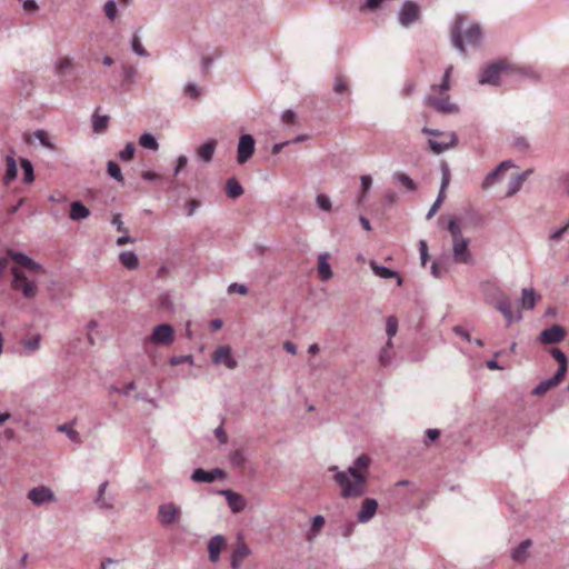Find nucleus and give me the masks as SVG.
Here are the masks:
<instances>
[{"label":"nucleus","instance_id":"obj_47","mask_svg":"<svg viewBox=\"0 0 569 569\" xmlns=\"http://www.w3.org/2000/svg\"><path fill=\"white\" fill-rule=\"evenodd\" d=\"M107 487L108 481H103L102 483H100L96 501L101 508L110 509L112 508V502L103 498Z\"/></svg>","mask_w":569,"mask_h":569},{"label":"nucleus","instance_id":"obj_33","mask_svg":"<svg viewBox=\"0 0 569 569\" xmlns=\"http://www.w3.org/2000/svg\"><path fill=\"white\" fill-rule=\"evenodd\" d=\"M119 260L129 270H133L139 266L138 256L133 251L120 252Z\"/></svg>","mask_w":569,"mask_h":569},{"label":"nucleus","instance_id":"obj_12","mask_svg":"<svg viewBox=\"0 0 569 569\" xmlns=\"http://www.w3.org/2000/svg\"><path fill=\"white\" fill-rule=\"evenodd\" d=\"M7 254L10 259H12L13 261L18 262L23 268H26L32 272H36V273L44 272V269L40 263H38L37 261H34L33 259H31L23 252L8 250Z\"/></svg>","mask_w":569,"mask_h":569},{"label":"nucleus","instance_id":"obj_19","mask_svg":"<svg viewBox=\"0 0 569 569\" xmlns=\"http://www.w3.org/2000/svg\"><path fill=\"white\" fill-rule=\"evenodd\" d=\"M226 543V539L221 535L213 536L208 542L209 560L216 563L220 558V552Z\"/></svg>","mask_w":569,"mask_h":569},{"label":"nucleus","instance_id":"obj_28","mask_svg":"<svg viewBox=\"0 0 569 569\" xmlns=\"http://www.w3.org/2000/svg\"><path fill=\"white\" fill-rule=\"evenodd\" d=\"M515 167V163L511 161V160H506V161H502L500 162L496 169H493L492 171H490L485 180H483V183H482V187L483 188H488L490 186L493 184V182L496 181V179L498 178L499 173L502 171V170H506L508 168H512Z\"/></svg>","mask_w":569,"mask_h":569},{"label":"nucleus","instance_id":"obj_17","mask_svg":"<svg viewBox=\"0 0 569 569\" xmlns=\"http://www.w3.org/2000/svg\"><path fill=\"white\" fill-rule=\"evenodd\" d=\"M220 493L222 496H224V498L228 502V506L233 513H239L244 510L246 500L241 495H239L230 489L221 490Z\"/></svg>","mask_w":569,"mask_h":569},{"label":"nucleus","instance_id":"obj_48","mask_svg":"<svg viewBox=\"0 0 569 569\" xmlns=\"http://www.w3.org/2000/svg\"><path fill=\"white\" fill-rule=\"evenodd\" d=\"M393 357L392 347H388V342L386 346L381 349L379 353V362L381 366L387 367L391 365Z\"/></svg>","mask_w":569,"mask_h":569},{"label":"nucleus","instance_id":"obj_39","mask_svg":"<svg viewBox=\"0 0 569 569\" xmlns=\"http://www.w3.org/2000/svg\"><path fill=\"white\" fill-rule=\"evenodd\" d=\"M139 143L146 148L153 151H157L159 149V143L157 139L149 132H144L139 138Z\"/></svg>","mask_w":569,"mask_h":569},{"label":"nucleus","instance_id":"obj_15","mask_svg":"<svg viewBox=\"0 0 569 569\" xmlns=\"http://www.w3.org/2000/svg\"><path fill=\"white\" fill-rule=\"evenodd\" d=\"M173 332L174 330L171 325H159L153 329L149 340L166 346L173 341Z\"/></svg>","mask_w":569,"mask_h":569},{"label":"nucleus","instance_id":"obj_10","mask_svg":"<svg viewBox=\"0 0 569 569\" xmlns=\"http://www.w3.org/2000/svg\"><path fill=\"white\" fill-rule=\"evenodd\" d=\"M425 102L433 107L438 112L441 113H458L459 107L456 103L450 102L449 97H433L428 96Z\"/></svg>","mask_w":569,"mask_h":569},{"label":"nucleus","instance_id":"obj_8","mask_svg":"<svg viewBox=\"0 0 569 569\" xmlns=\"http://www.w3.org/2000/svg\"><path fill=\"white\" fill-rule=\"evenodd\" d=\"M181 510L173 502L162 503L158 508V520L162 526H171L174 523Z\"/></svg>","mask_w":569,"mask_h":569},{"label":"nucleus","instance_id":"obj_20","mask_svg":"<svg viewBox=\"0 0 569 569\" xmlns=\"http://www.w3.org/2000/svg\"><path fill=\"white\" fill-rule=\"evenodd\" d=\"M213 362H224L229 369H234L237 367V361L231 357V350L228 346H220L216 349L213 353Z\"/></svg>","mask_w":569,"mask_h":569},{"label":"nucleus","instance_id":"obj_62","mask_svg":"<svg viewBox=\"0 0 569 569\" xmlns=\"http://www.w3.org/2000/svg\"><path fill=\"white\" fill-rule=\"evenodd\" d=\"M419 252H420L421 264L426 266V263L429 259V254H428V246L425 240L419 241Z\"/></svg>","mask_w":569,"mask_h":569},{"label":"nucleus","instance_id":"obj_38","mask_svg":"<svg viewBox=\"0 0 569 569\" xmlns=\"http://www.w3.org/2000/svg\"><path fill=\"white\" fill-rule=\"evenodd\" d=\"M398 331V320L395 316H389L386 320V332L388 336V347H392V338Z\"/></svg>","mask_w":569,"mask_h":569},{"label":"nucleus","instance_id":"obj_9","mask_svg":"<svg viewBox=\"0 0 569 569\" xmlns=\"http://www.w3.org/2000/svg\"><path fill=\"white\" fill-rule=\"evenodd\" d=\"M565 338L566 329L560 325H553L540 332L538 341L542 345H555L561 342Z\"/></svg>","mask_w":569,"mask_h":569},{"label":"nucleus","instance_id":"obj_51","mask_svg":"<svg viewBox=\"0 0 569 569\" xmlns=\"http://www.w3.org/2000/svg\"><path fill=\"white\" fill-rule=\"evenodd\" d=\"M440 169H441V189H447L449 183H450V178H451V174H450V169H449V166L446 161H442L441 162V166H440Z\"/></svg>","mask_w":569,"mask_h":569},{"label":"nucleus","instance_id":"obj_54","mask_svg":"<svg viewBox=\"0 0 569 569\" xmlns=\"http://www.w3.org/2000/svg\"><path fill=\"white\" fill-rule=\"evenodd\" d=\"M230 462L233 467L241 468L246 462L244 453L241 450H236L230 456Z\"/></svg>","mask_w":569,"mask_h":569},{"label":"nucleus","instance_id":"obj_26","mask_svg":"<svg viewBox=\"0 0 569 569\" xmlns=\"http://www.w3.org/2000/svg\"><path fill=\"white\" fill-rule=\"evenodd\" d=\"M217 148V141L211 139L198 148L197 154L202 162H210Z\"/></svg>","mask_w":569,"mask_h":569},{"label":"nucleus","instance_id":"obj_57","mask_svg":"<svg viewBox=\"0 0 569 569\" xmlns=\"http://www.w3.org/2000/svg\"><path fill=\"white\" fill-rule=\"evenodd\" d=\"M316 202L317 206L323 211H329L331 209V201L329 197L325 194H318L316 198Z\"/></svg>","mask_w":569,"mask_h":569},{"label":"nucleus","instance_id":"obj_55","mask_svg":"<svg viewBox=\"0 0 569 569\" xmlns=\"http://www.w3.org/2000/svg\"><path fill=\"white\" fill-rule=\"evenodd\" d=\"M549 353L552 356V358L560 365V363H567L568 358L566 353L560 350L559 348L552 347L549 350Z\"/></svg>","mask_w":569,"mask_h":569},{"label":"nucleus","instance_id":"obj_43","mask_svg":"<svg viewBox=\"0 0 569 569\" xmlns=\"http://www.w3.org/2000/svg\"><path fill=\"white\" fill-rule=\"evenodd\" d=\"M323 525L325 518L320 515L315 516L311 522V528L308 532V539L311 540L313 537H316L321 531Z\"/></svg>","mask_w":569,"mask_h":569},{"label":"nucleus","instance_id":"obj_59","mask_svg":"<svg viewBox=\"0 0 569 569\" xmlns=\"http://www.w3.org/2000/svg\"><path fill=\"white\" fill-rule=\"evenodd\" d=\"M568 371V362L560 363L557 371L553 373L552 378L560 385L566 377Z\"/></svg>","mask_w":569,"mask_h":569},{"label":"nucleus","instance_id":"obj_64","mask_svg":"<svg viewBox=\"0 0 569 569\" xmlns=\"http://www.w3.org/2000/svg\"><path fill=\"white\" fill-rule=\"evenodd\" d=\"M513 146L521 151H527L529 149L528 140L522 136L516 137L513 139Z\"/></svg>","mask_w":569,"mask_h":569},{"label":"nucleus","instance_id":"obj_7","mask_svg":"<svg viewBox=\"0 0 569 569\" xmlns=\"http://www.w3.org/2000/svg\"><path fill=\"white\" fill-rule=\"evenodd\" d=\"M470 240L468 238L457 239L452 241V258L457 263L472 264L473 258L468 250Z\"/></svg>","mask_w":569,"mask_h":569},{"label":"nucleus","instance_id":"obj_50","mask_svg":"<svg viewBox=\"0 0 569 569\" xmlns=\"http://www.w3.org/2000/svg\"><path fill=\"white\" fill-rule=\"evenodd\" d=\"M136 152V147L133 142H128L124 148L119 152V158L121 161H130Z\"/></svg>","mask_w":569,"mask_h":569},{"label":"nucleus","instance_id":"obj_31","mask_svg":"<svg viewBox=\"0 0 569 569\" xmlns=\"http://www.w3.org/2000/svg\"><path fill=\"white\" fill-rule=\"evenodd\" d=\"M329 254L328 253H321L318 257L319 266H318V272L321 280L327 281L332 277L331 267L328 262Z\"/></svg>","mask_w":569,"mask_h":569},{"label":"nucleus","instance_id":"obj_23","mask_svg":"<svg viewBox=\"0 0 569 569\" xmlns=\"http://www.w3.org/2000/svg\"><path fill=\"white\" fill-rule=\"evenodd\" d=\"M249 553L250 549L248 548V546L243 542H239L231 555V568L239 569L242 565L243 559L247 558Z\"/></svg>","mask_w":569,"mask_h":569},{"label":"nucleus","instance_id":"obj_16","mask_svg":"<svg viewBox=\"0 0 569 569\" xmlns=\"http://www.w3.org/2000/svg\"><path fill=\"white\" fill-rule=\"evenodd\" d=\"M226 473L223 470L216 468L210 471L201 468L194 469L191 475V480L194 482H214L217 479L224 478Z\"/></svg>","mask_w":569,"mask_h":569},{"label":"nucleus","instance_id":"obj_44","mask_svg":"<svg viewBox=\"0 0 569 569\" xmlns=\"http://www.w3.org/2000/svg\"><path fill=\"white\" fill-rule=\"evenodd\" d=\"M333 91L338 94L349 92V86L346 78L342 74H337L333 81Z\"/></svg>","mask_w":569,"mask_h":569},{"label":"nucleus","instance_id":"obj_4","mask_svg":"<svg viewBox=\"0 0 569 569\" xmlns=\"http://www.w3.org/2000/svg\"><path fill=\"white\" fill-rule=\"evenodd\" d=\"M506 69H508V64L503 61H497L489 64L482 70L479 77V83L498 86L500 82V74Z\"/></svg>","mask_w":569,"mask_h":569},{"label":"nucleus","instance_id":"obj_14","mask_svg":"<svg viewBox=\"0 0 569 569\" xmlns=\"http://www.w3.org/2000/svg\"><path fill=\"white\" fill-rule=\"evenodd\" d=\"M495 308L500 311L503 317L507 320V326H510L513 321H520L521 320V313L520 311L515 315L511 310V301L510 299L505 296L503 293L500 295L499 299L497 300Z\"/></svg>","mask_w":569,"mask_h":569},{"label":"nucleus","instance_id":"obj_3","mask_svg":"<svg viewBox=\"0 0 569 569\" xmlns=\"http://www.w3.org/2000/svg\"><path fill=\"white\" fill-rule=\"evenodd\" d=\"M13 290L21 291L23 298L32 299L38 292V286L34 281L28 280L26 273L17 267L11 268Z\"/></svg>","mask_w":569,"mask_h":569},{"label":"nucleus","instance_id":"obj_49","mask_svg":"<svg viewBox=\"0 0 569 569\" xmlns=\"http://www.w3.org/2000/svg\"><path fill=\"white\" fill-rule=\"evenodd\" d=\"M452 66H449L443 73L442 81L439 86H433V90H439L440 92L448 91L450 89V76L452 72Z\"/></svg>","mask_w":569,"mask_h":569},{"label":"nucleus","instance_id":"obj_30","mask_svg":"<svg viewBox=\"0 0 569 569\" xmlns=\"http://www.w3.org/2000/svg\"><path fill=\"white\" fill-rule=\"evenodd\" d=\"M6 163H7V170H6V174L3 177V183L6 186H9L17 178V174H18L17 161L13 156L8 154L6 157Z\"/></svg>","mask_w":569,"mask_h":569},{"label":"nucleus","instance_id":"obj_11","mask_svg":"<svg viewBox=\"0 0 569 569\" xmlns=\"http://www.w3.org/2000/svg\"><path fill=\"white\" fill-rule=\"evenodd\" d=\"M7 254L10 259H12L13 261L18 262L23 268H26L32 272H36V273L44 272V269L40 263H38L37 261H34L33 259H31L23 252L8 250Z\"/></svg>","mask_w":569,"mask_h":569},{"label":"nucleus","instance_id":"obj_25","mask_svg":"<svg viewBox=\"0 0 569 569\" xmlns=\"http://www.w3.org/2000/svg\"><path fill=\"white\" fill-rule=\"evenodd\" d=\"M449 136H450L449 142H439V141L431 140V139L428 141L429 147L435 154H440V153L445 152L446 150L457 146V143H458L457 134L455 132H450Z\"/></svg>","mask_w":569,"mask_h":569},{"label":"nucleus","instance_id":"obj_35","mask_svg":"<svg viewBox=\"0 0 569 569\" xmlns=\"http://www.w3.org/2000/svg\"><path fill=\"white\" fill-rule=\"evenodd\" d=\"M59 432H63L74 443H81V437L77 430L73 429V422L59 425L57 427Z\"/></svg>","mask_w":569,"mask_h":569},{"label":"nucleus","instance_id":"obj_37","mask_svg":"<svg viewBox=\"0 0 569 569\" xmlns=\"http://www.w3.org/2000/svg\"><path fill=\"white\" fill-rule=\"evenodd\" d=\"M515 71L523 76L526 78H529L530 80L535 82H539L541 80V74L532 67L530 66H522L515 69Z\"/></svg>","mask_w":569,"mask_h":569},{"label":"nucleus","instance_id":"obj_40","mask_svg":"<svg viewBox=\"0 0 569 569\" xmlns=\"http://www.w3.org/2000/svg\"><path fill=\"white\" fill-rule=\"evenodd\" d=\"M131 49L139 57H142V58L149 57V52L143 48L138 32L133 33V36L131 38Z\"/></svg>","mask_w":569,"mask_h":569},{"label":"nucleus","instance_id":"obj_2","mask_svg":"<svg viewBox=\"0 0 569 569\" xmlns=\"http://www.w3.org/2000/svg\"><path fill=\"white\" fill-rule=\"evenodd\" d=\"M465 17L457 14L455 23L450 30V40L452 46L459 51L465 53V42L469 46H477L482 39L480 26L471 23L468 28H463Z\"/></svg>","mask_w":569,"mask_h":569},{"label":"nucleus","instance_id":"obj_18","mask_svg":"<svg viewBox=\"0 0 569 569\" xmlns=\"http://www.w3.org/2000/svg\"><path fill=\"white\" fill-rule=\"evenodd\" d=\"M378 509V501L373 498H367L362 501L361 508L358 512V521L361 523L368 522L373 518Z\"/></svg>","mask_w":569,"mask_h":569},{"label":"nucleus","instance_id":"obj_6","mask_svg":"<svg viewBox=\"0 0 569 569\" xmlns=\"http://www.w3.org/2000/svg\"><path fill=\"white\" fill-rule=\"evenodd\" d=\"M256 141L252 134L244 133L239 138L237 147V161L240 164L246 163L254 152Z\"/></svg>","mask_w":569,"mask_h":569},{"label":"nucleus","instance_id":"obj_32","mask_svg":"<svg viewBox=\"0 0 569 569\" xmlns=\"http://www.w3.org/2000/svg\"><path fill=\"white\" fill-rule=\"evenodd\" d=\"M226 193L231 199H237L243 194V188L236 178H230L226 182Z\"/></svg>","mask_w":569,"mask_h":569},{"label":"nucleus","instance_id":"obj_21","mask_svg":"<svg viewBox=\"0 0 569 569\" xmlns=\"http://www.w3.org/2000/svg\"><path fill=\"white\" fill-rule=\"evenodd\" d=\"M370 268L372 270V272L375 273V276L379 277V278H382V279H391V278H396L397 279V284L398 286H401L402 284V278L398 274L397 271L392 270V269H389L387 267H383V266H380L378 264L376 261H370Z\"/></svg>","mask_w":569,"mask_h":569},{"label":"nucleus","instance_id":"obj_63","mask_svg":"<svg viewBox=\"0 0 569 569\" xmlns=\"http://www.w3.org/2000/svg\"><path fill=\"white\" fill-rule=\"evenodd\" d=\"M184 93L192 99H198L200 96V90L197 84L188 83L184 88Z\"/></svg>","mask_w":569,"mask_h":569},{"label":"nucleus","instance_id":"obj_52","mask_svg":"<svg viewBox=\"0 0 569 569\" xmlns=\"http://www.w3.org/2000/svg\"><path fill=\"white\" fill-rule=\"evenodd\" d=\"M33 136L36 139L39 140V142L47 149H53L54 146L53 143L50 141L47 132L44 130H36L33 132Z\"/></svg>","mask_w":569,"mask_h":569},{"label":"nucleus","instance_id":"obj_24","mask_svg":"<svg viewBox=\"0 0 569 569\" xmlns=\"http://www.w3.org/2000/svg\"><path fill=\"white\" fill-rule=\"evenodd\" d=\"M531 546L532 541L530 539L521 541L518 547L512 549L511 559L517 563H523L529 557V549Z\"/></svg>","mask_w":569,"mask_h":569},{"label":"nucleus","instance_id":"obj_58","mask_svg":"<svg viewBox=\"0 0 569 569\" xmlns=\"http://www.w3.org/2000/svg\"><path fill=\"white\" fill-rule=\"evenodd\" d=\"M124 81L134 82L137 69L133 66H124L122 69Z\"/></svg>","mask_w":569,"mask_h":569},{"label":"nucleus","instance_id":"obj_56","mask_svg":"<svg viewBox=\"0 0 569 569\" xmlns=\"http://www.w3.org/2000/svg\"><path fill=\"white\" fill-rule=\"evenodd\" d=\"M171 366H179L184 362H189L190 365H193V357L190 355L186 356H173L169 360Z\"/></svg>","mask_w":569,"mask_h":569},{"label":"nucleus","instance_id":"obj_41","mask_svg":"<svg viewBox=\"0 0 569 569\" xmlns=\"http://www.w3.org/2000/svg\"><path fill=\"white\" fill-rule=\"evenodd\" d=\"M393 179L399 181L408 191H415L417 189L416 182L406 173L395 172Z\"/></svg>","mask_w":569,"mask_h":569},{"label":"nucleus","instance_id":"obj_13","mask_svg":"<svg viewBox=\"0 0 569 569\" xmlns=\"http://www.w3.org/2000/svg\"><path fill=\"white\" fill-rule=\"evenodd\" d=\"M28 498L36 505L41 506L48 502L56 501V497L53 491L44 486L32 488L29 493Z\"/></svg>","mask_w":569,"mask_h":569},{"label":"nucleus","instance_id":"obj_34","mask_svg":"<svg viewBox=\"0 0 569 569\" xmlns=\"http://www.w3.org/2000/svg\"><path fill=\"white\" fill-rule=\"evenodd\" d=\"M559 383L551 377L549 379L540 381L531 391L533 396L541 397L550 389L557 387Z\"/></svg>","mask_w":569,"mask_h":569},{"label":"nucleus","instance_id":"obj_27","mask_svg":"<svg viewBox=\"0 0 569 569\" xmlns=\"http://www.w3.org/2000/svg\"><path fill=\"white\" fill-rule=\"evenodd\" d=\"M90 216V210L81 202L73 201L70 204L69 218L73 221L87 219Z\"/></svg>","mask_w":569,"mask_h":569},{"label":"nucleus","instance_id":"obj_5","mask_svg":"<svg viewBox=\"0 0 569 569\" xmlns=\"http://www.w3.org/2000/svg\"><path fill=\"white\" fill-rule=\"evenodd\" d=\"M420 19V10L416 2L406 1L399 12H398V21L405 27L409 28L413 23H416Z\"/></svg>","mask_w":569,"mask_h":569},{"label":"nucleus","instance_id":"obj_60","mask_svg":"<svg viewBox=\"0 0 569 569\" xmlns=\"http://www.w3.org/2000/svg\"><path fill=\"white\" fill-rule=\"evenodd\" d=\"M353 465L361 471L366 470L370 466V458L366 455L359 456L355 461Z\"/></svg>","mask_w":569,"mask_h":569},{"label":"nucleus","instance_id":"obj_22","mask_svg":"<svg viewBox=\"0 0 569 569\" xmlns=\"http://www.w3.org/2000/svg\"><path fill=\"white\" fill-rule=\"evenodd\" d=\"M531 173H532V170L528 169V170L512 177L508 183V190L506 192V196L512 197L513 194H516L521 189L523 182L528 179V177Z\"/></svg>","mask_w":569,"mask_h":569},{"label":"nucleus","instance_id":"obj_53","mask_svg":"<svg viewBox=\"0 0 569 569\" xmlns=\"http://www.w3.org/2000/svg\"><path fill=\"white\" fill-rule=\"evenodd\" d=\"M104 13L107 18L113 21L118 16L117 4L114 0H108L104 4Z\"/></svg>","mask_w":569,"mask_h":569},{"label":"nucleus","instance_id":"obj_45","mask_svg":"<svg viewBox=\"0 0 569 569\" xmlns=\"http://www.w3.org/2000/svg\"><path fill=\"white\" fill-rule=\"evenodd\" d=\"M107 172L111 178H113L118 182H123V176H122L121 169L116 161H112V160L108 161Z\"/></svg>","mask_w":569,"mask_h":569},{"label":"nucleus","instance_id":"obj_42","mask_svg":"<svg viewBox=\"0 0 569 569\" xmlns=\"http://www.w3.org/2000/svg\"><path fill=\"white\" fill-rule=\"evenodd\" d=\"M20 164H21V169L23 170V173H24V178H23L24 183L33 182L34 171H33V166H32L31 161L28 159H21Z\"/></svg>","mask_w":569,"mask_h":569},{"label":"nucleus","instance_id":"obj_29","mask_svg":"<svg viewBox=\"0 0 569 569\" xmlns=\"http://www.w3.org/2000/svg\"><path fill=\"white\" fill-rule=\"evenodd\" d=\"M540 296L532 288H523L521 291L520 303L523 308L531 310L535 308Z\"/></svg>","mask_w":569,"mask_h":569},{"label":"nucleus","instance_id":"obj_1","mask_svg":"<svg viewBox=\"0 0 569 569\" xmlns=\"http://www.w3.org/2000/svg\"><path fill=\"white\" fill-rule=\"evenodd\" d=\"M329 470L336 472L335 480L341 487L343 498H356L366 492L367 477L353 463L347 471H339L336 466Z\"/></svg>","mask_w":569,"mask_h":569},{"label":"nucleus","instance_id":"obj_46","mask_svg":"<svg viewBox=\"0 0 569 569\" xmlns=\"http://www.w3.org/2000/svg\"><path fill=\"white\" fill-rule=\"evenodd\" d=\"M447 229L452 236V241H456L457 239H463V237L461 236V228L456 217H451L449 219Z\"/></svg>","mask_w":569,"mask_h":569},{"label":"nucleus","instance_id":"obj_36","mask_svg":"<svg viewBox=\"0 0 569 569\" xmlns=\"http://www.w3.org/2000/svg\"><path fill=\"white\" fill-rule=\"evenodd\" d=\"M109 123V117L108 116H100L96 111L92 114V129L94 132L100 133L103 132Z\"/></svg>","mask_w":569,"mask_h":569},{"label":"nucleus","instance_id":"obj_61","mask_svg":"<svg viewBox=\"0 0 569 569\" xmlns=\"http://www.w3.org/2000/svg\"><path fill=\"white\" fill-rule=\"evenodd\" d=\"M111 223L116 227V229L121 233H128L129 230L124 227L121 214L117 213L113 216Z\"/></svg>","mask_w":569,"mask_h":569}]
</instances>
